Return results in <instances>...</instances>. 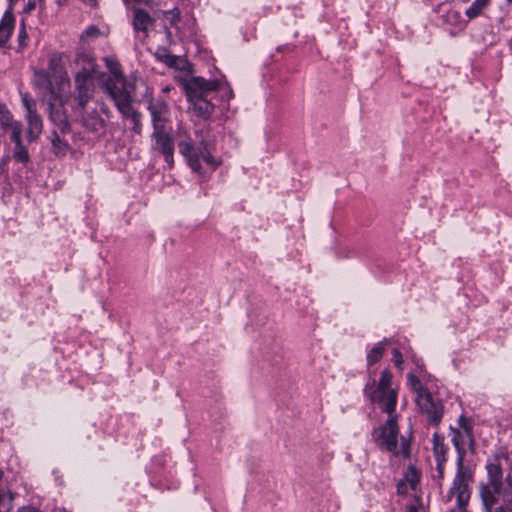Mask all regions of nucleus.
<instances>
[{"label":"nucleus","instance_id":"bb28decb","mask_svg":"<svg viewBox=\"0 0 512 512\" xmlns=\"http://www.w3.org/2000/svg\"><path fill=\"white\" fill-rule=\"evenodd\" d=\"M488 3L489 0H474L471 6L465 11L466 16L469 19L476 18L481 14Z\"/></svg>","mask_w":512,"mask_h":512},{"label":"nucleus","instance_id":"0eeeda50","mask_svg":"<svg viewBox=\"0 0 512 512\" xmlns=\"http://www.w3.org/2000/svg\"><path fill=\"white\" fill-rule=\"evenodd\" d=\"M398 435L399 427L397 416L392 414L388 416L387 421L379 428V435L376 437V442L381 449H385L394 456L409 458L411 453L410 442L406 438L401 437L399 445Z\"/></svg>","mask_w":512,"mask_h":512},{"label":"nucleus","instance_id":"c9c22d12","mask_svg":"<svg viewBox=\"0 0 512 512\" xmlns=\"http://www.w3.org/2000/svg\"><path fill=\"white\" fill-rule=\"evenodd\" d=\"M163 15L171 25L175 24L180 18V12L178 10L164 11Z\"/></svg>","mask_w":512,"mask_h":512},{"label":"nucleus","instance_id":"1a4fd4ad","mask_svg":"<svg viewBox=\"0 0 512 512\" xmlns=\"http://www.w3.org/2000/svg\"><path fill=\"white\" fill-rule=\"evenodd\" d=\"M152 149L161 153L171 168L174 164V139L172 129L168 126L155 128L151 134Z\"/></svg>","mask_w":512,"mask_h":512},{"label":"nucleus","instance_id":"20e7f679","mask_svg":"<svg viewBox=\"0 0 512 512\" xmlns=\"http://www.w3.org/2000/svg\"><path fill=\"white\" fill-rule=\"evenodd\" d=\"M392 378V373L385 369L382 371L378 383L371 379L365 387L367 397L373 403L378 404L380 409L388 416L394 414L397 405V391L391 387Z\"/></svg>","mask_w":512,"mask_h":512},{"label":"nucleus","instance_id":"58836bf2","mask_svg":"<svg viewBox=\"0 0 512 512\" xmlns=\"http://www.w3.org/2000/svg\"><path fill=\"white\" fill-rule=\"evenodd\" d=\"M36 0H28L27 5L25 6V12H30L35 8Z\"/></svg>","mask_w":512,"mask_h":512},{"label":"nucleus","instance_id":"4be33fe9","mask_svg":"<svg viewBox=\"0 0 512 512\" xmlns=\"http://www.w3.org/2000/svg\"><path fill=\"white\" fill-rule=\"evenodd\" d=\"M74 69V76L73 81H79V82H94V76L97 71V68L94 66L88 67H80V66H73Z\"/></svg>","mask_w":512,"mask_h":512},{"label":"nucleus","instance_id":"c03bdc74","mask_svg":"<svg viewBox=\"0 0 512 512\" xmlns=\"http://www.w3.org/2000/svg\"><path fill=\"white\" fill-rule=\"evenodd\" d=\"M101 111L107 116L109 117L110 116V111L109 109L106 107V106H101Z\"/></svg>","mask_w":512,"mask_h":512},{"label":"nucleus","instance_id":"f704fd0d","mask_svg":"<svg viewBox=\"0 0 512 512\" xmlns=\"http://www.w3.org/2000/svg\"><path fill=\"white\" fill-rule=\"evenodd\" d=\"M445 21L452 25H459L461 23V14L458 11H448L445 15Z\"/></svg>","mask_w":512,"mask_h":512},{"label":"nucleus","instance_id":"423d86ee","mask_svg":"<svg viewBox=\"0 0 512 512\" xmlns=\"http://www.w3.org/2000/svg\"><path fill=\"white\" fill-rule=\"evenodd\" d=\"M0 128L3 136L9 133L10 140L14 144L13 159L23 164L29 162L30 155L22 140V124L14 118L12 112L3 103H0Z\"/></svg>","mask_w":512,"mask_h":512},{"label":"nucleus","instance_id":"f257e3e1","mask_svg":"<svg viewBox=\"0 0 512 512\" xmlns=\"http://www.w3.org/2000/svg\"><path fill=\"white\" fill-rule=\"evenodd\" d=\"M217 80H206L203 77L192 76L186 80L184 88L193 112L203 118H209L214 112L213 95L219 89Z\"/></svg>","mask_w":512,"mask_h":512},{"label":"nucleus","instance_id":"6e6552de","mask_svg":"<svg viewBox=\"0 0 512 512\" xmlns=\"http://www.w3.org/2000/svg\"><path fill=\"white\" fill-rule=\"evenodd\" d=\"M25 108L26 137L29 142H35L43 131V121L37 112V104L28 93L21 95Z\"/></svg>","mask_w":512,"mask_h":512},{"label":"nucleus","instance_id":"7ed1b4c3","mask_svg":"<svg viewBox=\"0 0 512 512\" xmlns=\"http://www.w3.org/2000/svg\"><path fill=\"white\" fill-rule=\"evenodd\" d=\"M178 137L179 152L194 172L201 174V160L211 166L212 169L218 167L219 162L211 155V145L207 140L202 139L200 146L196 149L185 130L179 129Z\"/></svg>","mask_w":512,"mask_h":512},{"label":"nucleus","instance_id":"412c9836","mask_svg":"<svg viewBox=\"0 0 512 512\" xmlns=\"http://www.w3.org/2000/svg\"><path fill=\"white\" fill-rule=\"evenodd\" d=\"M446 452L447 447L444 444V437L439 435L438 433L433 434V454L435 457L436 463H439L441 466V462H446Z\"/></svg>","mask_w":512,"mask_h":512},{"label":"nucleus","instance_id":"39448f33","mask_svg":"<svg viewBox=\"0 0 512 512\" xmlns=\"http://www.w3.org/2000/svg\"><path fill=\"white\" fill-rule=\"evenodd\" d=\"M102 87L119 112H125L127 105L132 103V91L118 63L109 66V75Z\"/></svg>","mask_w":512,"mask_h":512},{"label":"nucleus","instance_id":"de8ad7c7","mask_svg":"<svg viewBox=\"0 0 512 512\" xmlns=\"http://www.w3.org/2000/svg\"><path fill=\"white\" fill-rule=\"evenodd\" d=\"M166 35H167L168 39H170L172 37V34L168 29H166Z\"/></svg>","mask_w":512,"mask_h":512},{"label":"nucleus","instance_id":"3c124183","mask_svg":"<svg viewBox=\"0 0 512 512\" xmlns=\"http://www.w3.org/2000/svg\"><path fill=\"white\" fill-rule=\"evenodd\" d=\"M401 486H402V483H399V484H398V492H399V493L401 492Z\"/></svg>","mask_w":512,"mask_h":512},{"label":"nucleus","instance_id":"cd10ccee","mask_svg":"<svg viewBox=\"0 0 512 512\" xmlns=\"http://www.w3.org/2000/svg\"><path fill=\"white\" fill-rule=\"evenodd\" d=\"M384 346L382 342L377 343L367 354L368 366L379 362L384 354Z\"/></svg>","mask_w":512,"mask_h":512},{"label":"nucleus","instance_id":"79ce46f5","mask_svg":"<svg viewBox=\"0 0 512 512\" xmlns=\"http://www.w3.org/2000/svg\"><path fill=\"white\" fill-rule=\"evenodd\" d=\"M105 61H106V65H107V68H108V69H109V66H112V67H113V66H114V63H117L116 61H114V60H112V59H110V58H106V59H105Z\"/></svg>","mask_w":512,"mask_h":512},{"label":"nucleus","instance_id":"a878e982","mask_svg":"<svg viewBox=\"0 0 512 512\" xmlns=\"http://www.w3.org/2000/svg\"><path fill=\"white\" fill-rule=\"evenodd\" d=\"M88 65L97 68L93 55L87 51H78L73 61V66L88 67Z\"/></svg>","mask_w":512,"mask_h":512},{"label":"nucleus","instance_id":"a18cd8bd","mask_svg":"<svg viewBox=\"0 0 512 512\" xmlns=\"http://www.w3.org/2000/svg\"><path fill=\"white\" fill-rule=\"evenodd\" d=\"M5 501H6L5 496L2 493V491H0V506L3 505Z\"/></svg>","mask_w":512,"mask_h":512},{"label":"nucleus","instance_id":"2f4dec72","mask_svg":"<svg viewBox=\"0 0 512 512\" xmlns=\"http://www.w3.org/2000/svg\"><path fill=\"white\" fill-rule=\"evenodd\" d=\"M51 141L56 153L65 152L67 145L64 142H62L59 135L55 131L52 133Z\"/></svg>","mask_w":512,"mask_h":512},{"label":"nucleus","instance_id":"9d476101","mask_svg":"<svg viewBox=\"0 0 512 512\" xmlns=\"http://www.w3.org/2000/svg\"><path fill=\"white\" fill-rule=\"evenodd\" d=\"M95 83L94 82H77L73 81V88L68 102L71 110L74 114L82 113L87 107L88 103L94 98L95 95Z\"/></svg>","mask_w":512,"mask_h":512},{"label":"nucleus","instance_id":"37998d69","mask_svg":"<svg viewBox=\"0 0 512 512\" xmlns=\"http://www.w3.org/2000/svg\"><path fill=\"white\" fill-rule=\"evenodd\" d=\"M88 5L95 7L97 5V0H83Z\"/></svg>","mask_w":512,"mask_h":512},{"label":"nucleus","instance_id":"ea45409f","mask_svg":"<svg viewBox=\"0 0 512 512\" xmlns=\"http://www.w3.org/2000/svg\"><path fill=\"white\" fill-rule=\"evenodd\" d=\"M450 512H467V510L466 506L456 505V507L452 509Z\"/></svg>","mask_w":512,"mask_h":512},{"label":"nucleus","instance_id":"a19ab883","mask_svg":"<svg viewBox=\"0 0 512 512\" xmlns=\"http://www.w3.org/2000/svg\"><path fill=\"white\" fill-rule=\"evenodd\" d=\"M18 512H39V511L32 507H22L21 509H19Z\"/></svg>","mask_w":512,"mask_h":512},{"label":"nucleus","instance_id":"6ab92c4d","mask_svg":"<svg viewBox=\"0 0 512 512\" xmlns=\"http://www.w3.org/2000/svg\"><path fill=\"white\" fill-rule=\"evenodd\" d=\"M124 118L130 119L132 122V131L141 135L143 131L142 115L139 111L132 107V103L127 105L125 112H119Z\"/></svg>","mask_w":512,"mask_h":512},{"label":"nucleus","instance_id":"5701e85b","mask_svg":"<svg viewBox=\"0 0 512 512\" xmlns=\"http://www.w3.org/2000/svg\"><path fill=\"white\" fill-rule=\"evenodd\" d=\"M155 58L171 68H178L180 58L176 55L170 54L165 47H157L154 52Z\"/></svg>","mask_w":512,"mask_h":512},{"label":"nucleus","instance_id":"603ef678","mask_svg":"<svg viewBox=\"0 0 512 512\" xmlns=\"http://www.w3.org/2000/svg\"><path fill=\"white\" fill-rule=\"evenodd\" d=\"M3 477V471L0 469V480L2 479Z\"/></svg>","mask_w":512,"mask_h":512},{"label":"nucleus","instance_id":"473e14b6","mask_svg":"<svg viewBox=\"0 0 512 512\" xmlns=\"http://www.w3.org/2000/svg\"><path fill=\"white\" fill-rule=\"evenodd\" d=\"M100 35V29L95 26L91 25L85 29V31L81 35L82 40H89V39H95Z\"/></svg>","mask_w":512,"mask_h":512},{"label":"nucleus","instance_id":"b1692460","mask_svg":"<svg viewBox=\"0 0 512 512\" xmlns=\"http://www.w3.org/2000/svg\"><path fill=\"white\" fill-rule=\"evenodd\" d=\"M52 77L50 76V74L48 72H45V71H36L35 72V77H34V82L37 86L39 87H43L45 89H47L52 96H54L56 93H55V89H54V86L52 84Z\"/></svg>","mask_w":512,"mask_h":512},{"label":"nucleus","instance_id":"393cba45","mask_svg":"<svg viewBox=\"0 0 512 512\" xmlns=\"http://www.w3.org/2000/svg\"><path fill=\"white\" fill-rule=\"evenodd\" d=\"M485 512H512V505H507L502 498L495 497L493 503L482 502Z\"/></svg>","mask_w":512,"mask_h":512},{"label":"nucleus","instance_id":"f8f14e48","mask_svg":"<svg viewBox=\"0 0 512 512\" xmlns=\"http://www.w3.org/2000/svg\"><path fill=\"white\" fill-rule=\"evenodd\" d=\"M147 110L149 111L152 128L167 126L170 121V107L163 97H151L147 100Z\"/></svg>","mask_w":512,"mask_h":512},{"label":"nucleus","instance_id":"8fccbe9b","mask_svg":"<svg viewBox=\"0 0 512 512\" xmlns=\"http://www.w3.org/2000/svg\"><path fill=\"white\" fill-rule=\"evenodd\" d=\"M170 91V87L169 86H166L165 88H163V92H169Z\"/></svg>","mask_w":512,"mask_h":512},{"label":"nucleus","instance_id":"864d4df0","mask_svg":"<svg viewBox=\"0 0 512 512\" xmlns=\"http://www.w3.org/2000/svg\"><path fill=\"white\" fill-rule=\"evenodd\" d=\"M11 498H9L7 501H8V504L10 505L11 504Z\"/></svg>","mask_w":512,"mask_h":512},{"label":"nucleus","instance_id":"7c9ffc66","mask_svg":"<svg viewBox=\"0 0 512 512\" xmlns=\"http://www.w3.org/2000/svg\"><path fill=\"white\" fill-rule=\"evenodd\" d=\"M459 426L463 429V431L466 434L467 439L470 443H473V433H472V427L468 423V420L462 415L458 419Z\"/></svg>","mask_w":512,"mask_h":512},{"label":"nucleus","instance_id":"dca6fc26","mask_svg":"<svg viewBox=\"0 0 512 512\" xmlns=\"http://www.w3.org/2000/svg\"><path fill=\"white\" fill-rule=\"evenodd\" d=\"M75 115L80 117L82 125L89 131L99 132L105 128V120L101 118L97 109H93L86 114L82 112Z\"/></svg>","mask_w":512,"mask_h":512},{"label":"nucleus","instance_id":"c756f323","mask_svg":"<svg viewBox=\"0 0 512 512\" xmlns=\"http://www.w3.org/2000/svg\"><path fill=\"white\" fill-rule=\"evenodd\" d=\"M405 481L414 490L419 482L420 474L414 466H409L404 474Z\"/></svg>","mask_w":512,"mask_h":512},{"label":"nucleus","instance_id":"09e8293b","mask_svg":"<svg viewBox=\"0 0 512 512\" xmlns=\"http://www.w3.org/2000/svg\"><path fill=\"white\" fill-rule=\"evenodd\" d=\"M233 96H234V95H233V91H232V90H230V91L228 92V98H229V99H230V98H233Z\"/></svg>","mask_w":512,"mask_h":512},{"label":"nucleus","instance_id":"c85d7f7f","mask_svg":"<svg viewBox=\"0 0 512 512\" xmlns=\"http://www.w3.org/2000/svg\"><path fill=\"white\" fill-rule=\"evenodd\" d=\"M407 379L411 390L416 394V396L429 392L414 374L409 373L407 375Z\"/></svg>","mask_w":512,"mask_h":512},{"label":"nucleus","instance_id":"e433bc0d","mask_svg":"<svg viewBox=\"0 0 512 512\" xmlns=\"http://www.w3.org/2000/svg\"><path fill=\"white\" fill-rule=\"evenodd\" d=\"M392 355V361L394 362L395 366L401 368V365L403 364V357L400 351L398 349H394L392 351Z\"/></svg>","mask_w":512,"mask_h":512},{"label":"nucleus","instance_id":"4468645a","mask_svg":"<svg viewBox=\"0 0 512 512\" xmlns=\"http://www.w3.org/2000/svg\"><path fill=\"white\" fill-rule=\"evenodd\" d=\"M470 480L471 475L463 470V465L457 466V473L450 490L452 495H456V505L467 506L470 499Z\"/></svg>","mask_w":512,"mask_h":512},{"label":"nucleus","instance_id":"2eb2a0df","mask_svg":"<svg viewBox=\"0 0 512 512\" xmlns=\"http://www.w3.org/2000/svg\"><path fill=\"white\" fill-rule=\"evenodd\" d=\"M54 102L49 103V119L55 124V126L63 133L69 131L70 125L68 117L66 115L64 104L68 102V98L52 96Z\"/></svg>","mask_w":512,"mask_h":512},{"label":"nucleus","instance_id":"f03ea898","mask_svg":"<svg viewBox=\"0 0 512 512\" xmlns=\"http://www.w3.org/2000/svg\"><path fill=\"white\" fill-rule=\"evenodd\" d=\"M487 482L479 484L481 502L493 503L495 497L502 498L507 505H512V477L507 475L503 479L502 468L498 463H489L486 466Z\"/></svg>","mask_w":512,"mask_h":512},{"label":"nucleus","instance_id":"9b49d317","mask_svg":"<svg viewBox=\"0 0 512 512\" xmlns=\"http://www.w3.org/2000/svg\"><path fill=\"white\" fill-rule=\"evenodd\" d=\"M415 401L420 411L426 415L427 421L438 426L443 418L444 406L442 401L434 398L430 392L415 396Z\"/></svg>","mask_w":512,"mask_h":512},{"label":"nucleus","instance_id":"aec40b11","mask_svg":"<svg viewBox=\"0 0 512 512\" xmlns=\"http://www.w3.org/2000/svg\"><path fill=\"white\" fill-rule=\"evenodd\" d=\"M152 23L153 20L146 11L142 9L134 10L133 27L135 30L147 32Z\"/></svg>","mask_w":512,"mask_h":512},{"label":"nucleus","instance_id":"ddd939ff","mask_svg":"<svg viewBox=\"0 0 512 512\" xmlns=\"http://www.w3.org/2000/svg\"><path fill=\"white\" fill-rule=\"evenodd\" d=\"M67 57L63 53H53L48 61V73L56 81L59 90L70 87V78L65 70Z\"/></svg>","mask_w":512,"mask_h":512},{"label":"nucleus","instance_id":"a211bd4d","mask_svg":"<svg viewBox=\"0 0 512 512\" xmlns=\"http://www.w3.org/2000/svg\"><path fill=\"white\" fill-rule=\"evenodd\" d=\"M453 432V436L451 438V441L456 448L458 452V460H457V466H462L463 464V458L465 454V445L466 443L471 444L469 440L466 437L465 432H461L457 429H451Z\"/></svg>","mask_w":512,"mask_h":512},{"label":"nucleus","instance_id":"72a5a7b5","mask_svg":"<svg viewBox=\"0 0 512 512\" xmlns=\"http://www.w3.org/2000/svg\"><path fill=\"white\" fill-rule=\"evenodd\" d=\"M28 34L25 28L24 22L21 23V27L18 32V50H22L27 46Z\"/></svg>","mask_w":512,"mask_h":512},{"label":"nucleus","instance_id":"5fc2aeb1","mask_svg":"<svg viewBox=\"0 0 512 512\" xmlns=\"http://www.w3.org/2000/svg\"><path fill=\"white\" fill-rule=\"evenodd\" d=\"M509 3H512V0H507Z\"/></svg>","mask_w":512,"mask_h":512},{"label":"nucleus","instance_id":"49530a36","mask_svg":"<svg viewBox=\"0 0 512 512\" xmlns=\"http://www.w3.org/2000/svg\"><path fill=\"white\" fill-rule=\"evenodd\" d=\"M409 512H418V510H417V508H416V507L411 506V507L409 508Z\"/></svg>","mask_w":512,"mask_h":512},{"label":"nucleus","instance_id":"4c0bfd02","mask_svg":"<svg viewBox=\"0 0 512 512\" xmlns=\"http://www.w3.org/2000/svg\"><path fill=\"white\" fill-rule=\"evenodd\" d=\"M446 462H441V466H439V463H436V470H437V477L439 479L443 478L444 475V465Z\"/></svg>","mask_w":512,"mask_h":512},{"label":"nucleus","instance_id":"f3484780","mask_svg":"<svg viewBox=\"0 0 512 512\" xmlns=\"http://www.w3.org/2000/svg\"><path fill=\"white\" fill-rule=\"evenodd\" d=\"M15 28V17L6 11L0 20V47L6 46Z\"/></svg>","mask_w":512,"mask_h":512}]
</instances>
